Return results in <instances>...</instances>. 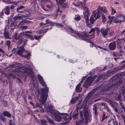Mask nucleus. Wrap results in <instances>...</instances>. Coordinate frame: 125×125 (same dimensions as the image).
<instances>
[{"label": "nucleus", "mask_w": 125, "mask_h": 125, "mask_svg": "<svg viewBox=\"0 0 125 125\" xmlns=\"http://www.w3.org/2000/svg\"><path fill=\"white\" fill-rule=\"evenodd\" d=\"M37 77L40 84L43 87H45L44 88H42L41 92V101L44 103L46 102L47 99L49 89L47 87L42 77L38 75Z\"/></svg>", "instance_id": "nucleus-1"}, {"label": "nucleus", "mask_w": 125, "mask_h": 125, "mask_svg": "<svg viewBox=\"0 0 125 125\" xmlns=\"http://www.w3.org/2000/svg\"><path fill=\"white\" fill-rule=\"evenodd\" d=\"M52 116L54 117L55 121L60 122L61 118H63L65 121L67 120H69V121L70 120H71V118L69 119V116L68 114L67 113H62L61 114V116H60L58 114V112H56L52 115Z\"/></svg>", "instance_id": "nucleus-2"}, {"label": "nucleus", "mask_w": 125, "mask_h": 125, "mask_svg": "<svg viewBox=\"0 0 125 125\" xmlns=\"http://www.w3.org/2000/svg\"><path fill=\"white\" fill-rule=\"evenodd\" d=\"M95 27L94 28H91V30L89 32V34H90L91 33H92V34L91 35H90L87 34H81L80 33H78L77 34V35L78 37L80 38L81 39L83 40H84L86 41H89V38L88 37L90 36H93V37H92L91 38H94V35L95 34Z\"/></svg>", "instance_id": "nucleus-3"}, {"label": "nucleus", "mask_w": 125, "mask_h": 125, "mask_svg": "<svg viewBox=\"0 0 125 125\" xmlns=\"http://www.w3.org/2000/svg\"><path fill=\"white\" fill-rule=\"evenodd\" d=\"M83 112L86 121L85 124H87V123L88 121L90 120V118L91 116L90 115L91 113L88 110L87 106V105H85L84 106Z\"/></svg>", "instance_id": "nucleus-4"}, {"label": "nucleus", "mask_w": 125, "mask_h": 125, "mask_svg": "<svg viewBox=\"0 0 125 125\" xmlns=\"http://www.w3.org/2000/svg\"><path fill=\"white\" fill-rule=\"evenodd\" d=\"M101 10H102V7H98L96 10H94L93 12L92 16L95 18V19L99 18L101 16V12L100 11Z\"/></svg>", "instance_id": "nucleus-5"}, {"label": "nucleus", "mask_w": 125, "mask_h": 125, "mask_svg": "<svg viewBox=\"0 0 125 125\" xmlns=\"http://www.w3.org/2000/svg\"><path fill=\"white\" fill-rule=\"evenodd\" d=\"M86 1L84 0L83 3L81 1H78L76 3H74L73 4L76 6L78 7L81 5L83 9L86 12H88V7L86 6Z\"/></svg>", "instance_id": "nucleus-6"}, {"label": "nucleus", "mask_w": 125, "mask_h": 125, "mask_svg": "<svg viewBox=\"0 0 125 125\" xmlns=\"http://www.w3.org/2000/svg\"><path fill=\"white\" fill-rule=\"evenodd\" d=\"M18 51L17 52V53L19 55L23 56V53L25 51V49L23 46H21L18 48Z\"/></svg>", "instance_id": "nucleus-7"}, {"label": "nucleus", "mask_w": 125, "mask_h": 125, "mask_svg": "<svg viewBox=\"0 0 125 125\" xmlns=\"http://www.w3.org/2000/svg\"><path fill=\"white\" fill-rule=\"evenodd\" d=\"M53 106L52 105H49L48 107L47 111L48 113V114H50L52 115L55 113L56 111L53 110Z\"/></svg>", "instance_id": "nucleus-8"}, {"label": "nucleus", "mask_w": 125, "mask_h": 125, "mask_svg": "<svg viewBox=\"0 0 125 125\" xmlns=\"http://www.w3.org/2000/svg\"><path fill=\"white\" fill-rule=\"evenodd\" d=\"M109 30V29L107 28L106 29L102 28L100 30V31L104 37H105L107 34L108 31Z\"/></svg>", "instance_id": "nucleus-9"}, {"label": "nucleus", "mask_w": 125, "mask_h": 125, "mask_svg": "<svg viewBox=\"0 0 125 125\" xmlns=\"http://www.w3.org/2000/svg\"><path fill=\"white\" fill-rule=\"evenodd\" d=\"M108 47L110 50L111 51L114 50L116 47L115 42H113L110 43Z\"/></svg>", "instance_id": "nucleus-10"}, {"label": "nucleus", "mask_w": 125, "mask_h": 125, "mask_svg": "<svg viewBox=\"0 0 125 125\" xmlns=\"http://www.w3.org/2000/svg\"><path fill=\"white\" fill-rule=\"evenodd\" d=\"M123 20H121V19H119L116 17L115 19L113 21V22L116 23H122V21H125V16H123Z\"/></svg>", "instance_id": "nucleus-11"}, {"label": "nucleus", "mask_w": 125, "mask_h": 125, "mask_svg": "<svg viewBox=\"0 0 125 125\" xmlns=\"http://www.w3.org/2000/svg\"><path fill=\"white\" fill-rule=\"evenodd\" d=\"M19 67L20 68L17 70V72L20 73H26L27 71L26 68L23 67Z\"/></svg>", "instance_id": "nucleus-12"}, {"label": "nucleus", "mask_w": 125, "mask_h": 125, "mask_svg": "<svg viewBox=\"0 0 125 125\" xmlns=\"http://www.w3.org/2000/svg\"><path fill=\"white\" fill-rule=\"evenodd\" d=\"M99 105L97 104H95L93 105V110L94 115L96 116L97 115L98 113L97 112V109L98 108Z\"/></svg>", "instance_id": "nucleus-13"}, {"label": "nucleus", "mask_w": 125, "mask_h": 125, "mask_svg": "<svg viewBox=\"0 0 125 125\" xmlns=\"http://www.w3.org/2000/svg\"><path fill=\"white\" fill-rule=\"evenodd\" d=\"M92 82L89 80H88V78L86 81L84 82V84L83 86V87L86 88H88L91 85Z\"/></svg>", "instance_id": "nucleus-14"}, {"label": "nucleus", "mask_w": 125, "mask_h": 125, "mask_svg": "<svg viewBox=\"0 0 125 125\" xmlns=\"http://www.w3.org/2000/svg\"><path fill=\"white\" fill-rule=\"evenodd\" d=\"M89 10H88V12H86L85 11H84V17L86 21H89V16H88V15L89 14Z\"/></svg>", "instance_id": "nucleus-15"}, {"label": "nucleus", "mask_w": 125, "mask_h": 125, "mask_svg": "<svg viewBox=\"0 0 125 125\" xmlns=\"http://www.w3.org/2000/svg\"><path fill=\"white\" fill-rule=\"evenodd\" d=\"M25 8L23 6H21L18 8L16 10V11L17 12L23 13L24 12L23 11H21V10H22L23 9Z\"/></svg>", "instance_id": "nucleus-16"}, {"label": "nucleus", "mask_w": 125, "mask_h": 125, "mask_svg": "<svg viewBox=\"0 0 125 125\" xmlns=\"http://www.w3.org/2000/svg\"><path fill=\"white\" fill-rule=\"evenodd\" d=\"M11 42L10 40L6 41V45L8 46V50L9 51L10 50L12 49V47L11 45Z\"/></svg>", "instance_id": "nucleus-17"}, {"label": "nucleus", "mask_w": 125, "mask_h": 125, "mask_svg": "<svg viewBox=\"0 0 125 125\" xmlns=\"http://www.w3.org/2000/svg\"><path fill=\"white\" fill-rule=\"evenodd\" d=\"M10 8L9 6H7L4 9V13L5 14L7 15H8L10 14Z\"/></svg>", "instance_id": "nucleus-18"}, {"label": "nucleus", "mask_w": 125, "mask_h": 125, "mask_svg": "<svg viewBox=\"0 0 125 125\" xmlns=\"http://www.w3.org/2000/svg\"><path fill=\"white\" fill-rule=\"evenodd\" d=\"M47 119L49 123L50 124L52 125H55V123L53 120L52 119L48 117H47Z\"/></svg>", "instance_id": "nucleus-19"}, {"label": "nucleus", "mask_w": 125, "mask_h": 125, "mask_svg": "<svg viewBox=\"0 0 125 125\" xmlns=\"http://www.w3.org/2000/svg\"><path fill=\"white\" fill-rule=\"evenodd\" d=\"M4 116H7L9 117H10L11 116V114L7 111H5L3 113Z\"/></svg>", "instance_id": "nucleus-20"}, {"label": "nucleus", "mask_w": 125, "mask_h": 125, "mask_svg": "<svg viewBox=\"0 0 125 125\" xmlns=\"http://www.w3.org/2000/svg\"><path fill=\"white\" fill-rule=\"evenodd\" d=\"M101 105L102 106H104V108L106 109L107 112H110V109H109L106 104L104 103H101Z\"/></svg>", "instance_id": "nucleus-21"}, {"label": "nucleus", "mask_w": 125, "mask_h": 125, "mask_svg": "<svg viewBox=\"0 0 125 125\" xmlns=\"http://www.w3.org/2000/svg\"><path fill=\"white\" fill-rule=\"evenodd\" d=\"M40 123L41 125H47V121L45 119H40Z\"/></svg>", "instance_id": "nucleus-22"}, {"label": "nucleus", "mask_w": 125, "mask_h": 125, "mask_svg": "<svg viewBox=\"0 0 125 125\" xmlns=\"http://www.w3.org/2000/svg\"><path fill=\"white\" fill-rule=\"evenodd\" d=\"M97 76L96 75H94L93 77L91 76H89L88 77V80H90L92 82L94 80L96 77Z\"/></svg>", "instance_id": "nucleus-23"}, {"label": "nucleus", "mask_w": 125, "mask_h": 125, "mask_svg": "<svg viewBox=\"0 0 125 125\" xmlns=\"http://www.w3.org/2000/svg\"><path fill=\"white\" fill-rule=\"evenodd\" d=\"M41 96L40 97V101L41 103V104H40L39 103H37L36 104V106H35L36 107H37V108L39 107V108H41V107L42 106V104H43L44 103H42V102L41 101V99H41Z\"/></svg>", "instance_id": "nucleus-24"}, {"label": "nucleus", "mask_w": 125, "mask_h": 125, "mask_svg": "<svg viewBox=\"0 0 125 125\" xmlns=\"http://www.w3.org/2000/svg\"><path fill=\"white\" fill-rule=\"evenodd\" d=\"M20 64L19 63L14 62H13L12 64L9 66V67L14 68L15 67H17L18 66H19Z\"/></svg>", "instance_id": "nucleus-25"}, {"label": "nucleus", "mask_w": 125, "mask_h": 125, "mask_svg": "<svg viewBox=\"0 0 125 125\" xmlns=\"http://www.w3.org/2000/svg\"><path fill=\"white\" fill-rule=\"evenodd\" d=\"M103 76L102 75L100 76L97 79L96 81L97 82H102L103 81Z\"/></svg>", "instance_id": "nucleus-26"}, {"label": "nucleus", "mask_w": 125, "mask_h": 125, "mask_svg": "<svg viewBox=\"0 0 125 125\" xmlns=\"http://www.w3.org/2000/svg\"><path fill=\"white\" fill-rule=\"evenodd\" d=\"M4 35L5 37L7 39H10L11 38L9 36V33L6 31H4Z\"/></svg>", "instance_id": "nucleus-27"}, {"label": "nucleus", "mask_w": 125, "mask_h": 125, "mask_svg": "<svg viewBox=\"0 0 125 125\" xmlns=\"http://www.w3.org/2000/svg\"><path fill=\"white\" fill-rule=\"evenodd\" d=\"M27 20L25 19H24L23 20H22L19 23V25L20 26H22L23 25H24V23H27Z\"/></svg>", "instance_id": "nucleus-28"}, {"label": "nucleus", "mask_w": 125, "mask_h": 125, "mask_svg": "<svg viewBox=\"0 0 125 125\" xmlns=\"http://www.w3.org/2000/svg\"><path fill=\"white\" fill-rule=\"evenodd\" d=\"M0 120L3 122L5 123L6 121V119L4 118L3 115H0Z\"/></svg>", "instance_id": "nucleus-29"}, {"label": "nucleus", "mask_w": 125, "mask_h": 125, "mask_svg": "<svg viewBox=\"0 0 125 125\" xmlns=\"http://www.w3.org/2000/svg\"><path fill=\"white\" fill-rule=\"evenodd\" d=\"M22 19L21 16H15L13 18V20L15 21L18 20V19Z\"/></svg>", "instance_id": "nucleus-30"}, {"label": "nucleus", "mask_w": 125, "mask_h": 125, "mask_svg": "<svg viewBox=\"0 0 125 125\" xmlns=\"http://www.w3.org/2000/svg\"><path fill=\"white\" fill-rule=\"evenodd\" d=\"M82 88L80 87H78L76 86L75 89V90L77 92H80L82 91Z\"/></svg>", "instance_id": "nucleus-31"}, {"label": "nucleus", "mask_w": 125, "mask_h": 125, "mask_svg": "<svg viewBox=\"0 0 125 125\" xmlns=\"http://www.w3.org/2000/svg\"><path fill=\"white\" fill-rule=\"evenodd\" d=\"M78 99V97H76L72 98L71 101V102L72 104H73L76 102Z\"/></svg>", "instance_id": "nucleus-32"}, {"label": "nucleus", "mask_w": 125, "mask_h": 125, "mask_svg": "<svg viewBox=\"0 0 125 125\" xmlns=\"http://www.w3.org/2000/svg\"><path fill=\"white\" fill-rule=\"evenodd\" d=\"M112 86H106L104 88L103 90L104 91H107L110 90L112 87Z\"/></svg>", "instance_id": "nucleus-33"}, {"label": "nucleus", "mask_w": 125, "mask_h": 125, "mask_svg": "<svg viewBox=\"0 0 125 125\" xmlns=\"http://www.w3.org/2000/svg\"><path fill=\"white\" fill-rule=\"evenodd\" d=\"M24 41V39L23 38L20 39L17 42V43L18 44V46H19L20 44H21Z\"/></svg>", "instance_id": "nucleus-34"}, {"label": "nucleus", "mask_w": 125, "mask_h": 125, "mask_svg": "<svg viewBox=\"0 0 125 125\" xmlns=\"http://www.w3.org/2000/svg\"><path fill=\"white\" fill-rule=\"evenodd\" d=\"M106 101L108 102L110 105L111 106L113 107L114 106V104L113 102L111 100H106Z\"/></svg>", "instance_id": "nucleus-35"}, {"label": "nucleus", "mask_w": 125, "mask_h": 125, "mask_svg": "<svg viewBox=\"0 0 125 125\" xmlns=\"http://www.w3.org/2000/svg\"><path fill=\"white\" fill-rule=\"evenodd\" d=\"M93 16H91L90 17V23L91 24H93L94 23V22L95 21V20L96 19H95H95H94L93 18Z\"/></svg>", "instance_id": "nucleus-36"}, {"label": "nucleus", "mask_w": 125, "mask_h": 125, "mask_svg": "<svg viewBox=\"0 0 125 125\" xmlns=\"http://www.w3.org/2000/svg\"><path fill=\"white\" fill-rule=\"evenodd\" d=\"M73 115L72 117L74 119H75L77 117L78 115L79 114V112H77V113H73Z\"/></svg>", "instance_id": "nucleus-37"}, {"label": "nucleus", "mask_w": 125, "mask_h": 125, "mask_svg": "<svg viewBox=\"0 0 125 125\" xmlns=\"http://www.w3.org/2000/svg\"><path fill=\"white\" fill-rule=\"evenodd\" d=\"M107 117L108 116L107 115L105 116V113H104L103 115V117L101 121L102 122H103L104 120L106 119Z\"/></svg>", "instance_id": "nucleus-38"}, {"label": "nucleus", "mask_w": 125, "mask_h": 125, "mask_svg": "<svg viewBox=\"0 0 125 125\" xmlns=\"http://www.w3.org/2000/svg\"><path fill=\"white\" fill-rule=\"evenodd\" d=\"M31 55V53L30 52H29L27 54L24 55L22 57H24L26 58L27 59H29L30 58V56Z\"/></svg>", "instance_id": "nucleus-39"}, {"label": "nucleus", "mask_w": 125, "mask_h": 125, "mask_svg": "<svg viewBox=\"0 0 125 125\" xmlns=\"http://www.w3.org/2000/svg\"><path fill=\"white\" fill-rule=\"evenodd\" d=\"M27 36L29 37L31 40H34V38L30 34H27Z\"/></svg>", "instance_id": "nucleus-40"}, {"label": "nucleus", "mask_w": 125, "mask_h": 125, "mask_svg": "<svg viewBox=\"0 0 125 125\" xmlns=\"http://www.w3.org/2000/svg\"><path fill=\"white\" fill-rule=\"evenodd\" d=\"M84 121V118L83 117H80V120H79L78 122L79 123L82 124Z\"/></svg>", "instance_id": "nucleus-41"}, {"label": "nucleus", "mask_w": 125, "mask_h": 125, "mask_svg": "<svg viewBox=\"0 0 125 125\" xmlns=\"http://www.w3.org/2000/svg\"><path fill=\"white\" fill-rule=\"evenodd\" d=\"M113 56H120L121 55V54H119L118 53H117L116 52H113Z\"/></svg>", "instance_id": "nucleus-42"}, {"label": "nucleus", "mask_w": 125, "mask_h": 125, "mask_svg": "<svg viewBox=\"0 0 125 125\" xmlns=\"http://www.w3.org/2000/svg\"><path fill=\"white\" fill-rule=\"evenodd\" d=\"M112 9V11L111 12V14L112 15H114V14L115 13L116 11L115 9L113 8L112 7H110Z\"/></svg>", "instance_id": "nucleus-43"}, {"label": "nucleus", "mask_w": 125, "mask_h": 125, "mask_svg": "<svg viewBox=\"0 0 125 125\" xmlns=\"http://www.w3.org/2000/svg\"><path fill=\"white\" fill-rule=\"evenodd\" d=\"M29 14H28L26 13H25L24 14L22 15H21L22 19V18H26L29 16Z\"/></svg>", "instance_id": "nucleus-44"}, {"label": "nucleus", "mask_w": 125, "mask_h": 125, "mask_svg": "<svg viewBox=\"0 0 125 125\" xmlns=\"http://www.w3.org/2000/svg\"><path fill=\"white\" fill-rule=\"evenodd\" d=\"M17 33H15L14 35V38L16 40H19V36L17 37Z\"/></svg>", "instance_id": "nucleus-45"}, {"label": "nucleus", "mask_w": 125, "mask_h": 125, "mask_svg": "<svg viewBox=\"0 0 125 125\" xmlns=\"http://www.w3.org/2000/svg\"><path fill=\"white\" fill-rule=\"evenodd\" d=\"M102 21L103 22H105L106 21V19L104 15H102Z\"/></svg>", "instance_id": "nucleus-46"}, {"label": "nucleus", "mask_w": 125, "mask_h": 125, "mask_svg": "<svg viewBox=\"0 0 125 125\" xmlns=\"http://www.w3.org/2000/svg\"><path fill=\"white\" fill-rule=\"evenodd\" d=\"M51 28H47L45 30H42V32L43 33H45L48 31V30L49 29H51Z\"/></svg>", "instance_id": "nucleus-47"}, {"label": "nucleus", "mask_w": 125, "mask_h": 125, "mask_svg": "<svg viewBox=\"0 0 125 125\" xmlns=\"http://www.w3.org/2000/svg\"><path fill=\"white\" fill-rule=\"evenodd\" d=\"M81 17L80 16H78L76 17L75 18V19L76 21H79L81 19Z\"/></svg>", "instance_id": "nucleus-48"}, {"label": "nucleus", "mask_w": 125, "mask_h": 125, "mask_svg": "<svg viewBox=\"0 0 125 125\" xmlns=\"http://www.w3.org/2000/svg\"><path fill=\"white\" fill-rule=\"evenodd\" d=\"M41 36H42L41 35L39 36L34 35V37L35 39L38 40L41 37Z\"/></svg>", "instance_id": "nucleus-49"}, {"label": "nucleus", "mask_w": 125, "mask_h": 125, "mask_svg": "<svg viewBox=\"0 0 125 125\" xmlns=\"http://www.w3.org/2000/svg\"><path fill=\"white\" fill-rule=\"evenodd\" d=\"M18 3H19L18 2L16 1H13L11 2H10V3L14 4V5H16Z\"/></svg>", "instance_id": "nucleus-50"}, {"label": "nucleus", "mask_w": 125, "mask_h": 125, "mask_svg": "<svg viewBox=\"0 0 125 125\" xmlns=\"http://www.w3.org/2000/svg\"><path fill=\"white\" fill-rule=\"evenodd\" d=\"M51 4L50 5H47L46 7L48 8H51L53 6V4L52 2H51Z\"/></svg>", "instance_id": "nucleus-51"}, {"label": "nucleus", "mask_w": 125, "mask_h": 125, "mask_svg": "<svg viewBox=\"0 0 125 125\" xmlns=\"http://www.w3.org/2000/svg\"><path fill=\"white\" fill-rule=\"evenodd\" d=\"M4 14L3 11H2L0 13V18H3Z\"/></svg>", "instance_id": "nucleus-52"}, {"label": "nucleus", "mask_w": 125, "mask_h": 125, "mask_svg": "<svg viewBox=\"0 0 125 125\" xmlns=\"http://www.w3.org/2000/svg\"><path fill=\"white\" fill-rule=\"evenodd\" d=\"M56 26H60L61 27H63V25L61 23H56Z\"/></svg>", "instance_id": "nucleus-53"}, {"label": "nucleus", "mask_w": 125, "mask_h": 125, "mask_svg": "<svg viewBox=\"0 0 125 125\" xmlns=\"http://www.w3.org/2000/svg\"><path fill=\"white\" fill-rule=\"evenodd\" d=\"M121 96L120 95H118L116 98L117 101H120L121 100Z\"/></svg>", "instance_id": "nucleus-54"}, {"label": "nucleus", "mask_w": 125, "mask_h": 125, "mask_svg": "<svg viewBox=\"0 0 125 125\" xmlns=\"http://www.w3.org/2000/svg\"><path fill=\"white\" fill-rule=\"evenodd\" d=\"M113 123L115 125H118V124L120 125L119 123H117L115 120H113Z\"/></svg>", "instance_id": "nucleus-55"}, {"label": "nucleus", "mask_w": 125, "mask_h": 125, "mask_svg": "<svg viewBox=\"0 0 125 125\" xmlns=\"http://www.w3.org/2000/svg\"><path fill=\"white\" fill-rule=\"evenodd\" d=\"M112 20L111 19H109V20L107 22V23H109V24H111L112 22Z\"/></svg>", "instance_id": "nucleus-56"}, {"label": "nucleus", "mask_w": 125, "mask_h": 125, "mask_svg": "<svg viewBox=\"0 0 125 125\" xmlns=\"http://www.w3.org/2000/svg\"><path fill=\"white\" fill-rule=\"evenodd\" d=\"M9 75L10 76H12V78L13 79H15L16 77L15 76L10 73L9 74Z\"/></svg>", "instance_id": "nucleus-57"}, {"label": "nucleus", "mask_w": 125, "mask_h": 125, "mask_svg": "<svg viewBox=\"0 0 125 125\" xmlns=\"http://www.w3.org/2000/svg\"><path fill=\"white\" fill-rule=\"evenodd\" d=\"M119 52V54H121L122 53H123V51L122 50V49L121 48V46H120V49Z\"/></svg>", "instance_id": "nucleus-58"}, {"label": "nucleus", "mask_w": 125, "mask_h": 125, "mask_svg": "<svg viewBox=\"0 0 125 125\" xmlns=\"http://www.w3.org/2000/svg\"><path fill=\"white\" fill-rule=\"evenodd\" d=\"M95 31H96V32L97 33H98L99 32H100V30L99 28L97 27H95Z\"/></svg>", "instance_id": "nucleus-59"}, {"label": "nucleus", "mask_w": 125, "mask_h": 125, "mask_svg": "<svg viewBox=\"0 0 125 125\" xmlns=\"http://www.w3.org/2000/svg\"><path fill=\"white\" fill-rule=\"evenodd\" d=\"M125 62V63H124L123 65L121 67L122 68L124 69L125 68V60L124 61H122V63H123Z\"/></svg>", "instance_id": "nucleus-60"}, {"label": "nucleus", "mask_w": 125, "mask_h": 125, "mask_svg": "<svg viewBox=\"0 0 125 125\" xmlns=\"http://www.w3.org/2000/svg\"><path fill=\"white\" fill-rule=\"evenodd\" d=\"M46 24V23H44L42 22H41L39 23V26L41 27L42 26L45 25Z\"/></svg>", "instance_id": "nucleus-61"}, {"label": "nucleus", "mask_w": 125, "mask_h": 125, "mask_svg": "<svg viewBox=\"0 0 125 125\" xmlns=\"http://www.w3.org/2000/svg\"><path fill=\"white\" fill-rule=\"evenodd\" d=\"M67 4L66 3H65L63 4L62 5V6L63 7L65 8L67 6Z\"/></svg>", "instance_id": "nucleus-62"}, {"label": "nucleus", "mask_w": 125, "mask_h": 125, "mask_svg": "<svg viewBox=\"0 0 125 125\" xmlns=\"http://www.w3.org/2000/svg\"><path fill=\"white\" fill-rule=\"evenodd\" d=\"M68 28L72 32V33H74V31L72 29V27H68Z\"/></svg>", "instance_id": "nucleus-63"}, {"label": "nucleus", "mask_w": 125, "mask_h": 125, "mask_svg": "<svg viewBox=\"0 0 125 125\" xmlns=\"http://www.w3.org/2000/svg\"><path fill=\"white\" fill-rule=\"evenodd\" d=\"M66 0H60L59 1V3L61 4L62 3L65 1Z\"/></svg>", "instance_id": "nucleus-64"}]
</instances>
